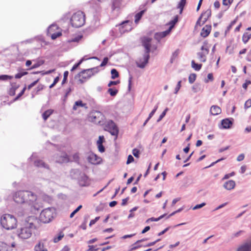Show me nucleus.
I'll use <instances>...</instances> for the list:
<instances>
[{
	"label": "nucleus",
	"instance_id": "f257e3e1",
	"mask_svg": "<svg viewBox=\"0 0 251 251\" xmlns=\"http://www.w3.org/2000/svg\"><path fill=\"white\" fill-rule=\"evenodd\" d=\"M39 220L35 216L27 217L17 229V235L21 239H27L32 234L33 230L37 228Z\"/></svg>",
	"mask_w": 251,
	"mask_h": 251
},
{
	"label": "nucleus",
	"instance_id": "f03ea898",
	"mask_svg": "<svg viewBox=\"0 0 251 251\" xmlns=\"http://www.w3.org/2000/svg\"><path fill=\"white\" fill-rule=\"evenodd\" d=\"M0 224L5 229L11 230L17 227V221L14 216L9 214H5L1 217Z\"/></svg>",
	"mask_w": 251,
	"mask_h": 251
},
{
	"label": "nucleus",
	"instance_id": "7ed1b4c3",
	"mask_svg": "<svg viewBox=\"0 0 251 251\" xmlns=\"http://www.w3.org/2000/svg\"><path fill=\"white\" fill-rule=\"evenodd\" d=\"M151 39L149 37H145L142 41L143 46L145 48V51L144 54V62L141 63H137V67L140 68H144L148 63L150 59V52L151 51Z\"/></svg>",
	"mask_w": 251,
	"mask_h": 251
},
{
	"label": "nucleus",
	"instance_id": "20e7f679",
	"mask_svg": "<svg viewBox=\"0 0 251 251\" xmlns=\"http://www.w3.org/2000/svg\"><path fill=\"white\" fill-rule=\"evenodd\" d=\"M85 22V15L81 11H78L72 16L71 23L73 27L78 28L84 25Z\"/></svg>",
	"mask_w": 251,
	"mask_h": 251
},
{
	"label": "nucleus",
	"instance_id": "39448f33",
	"mask_svg": "<svg viewBox=\"0 0 251 251\" xmlns=\"http://www.w3.org/2000/svg\"><path fill=\"white\" fill-rule=\"evenodd\" d=\"M26 195L25 203L27 204L30 207L31 210H32V208L38 210L40 206L38 203L37 196L33 192L28 191Z\"/></svg>",
	"mask_w": 251,
	"mask_h": 251
},
{
	"label": "nucleus",
	"instance_id": "423d86ee",
	"mask_svg": "<svg viewBox=\"0 0 251 251\" xmlns=\"http://www.w3.org/2000/svg\"><path fill=\"white\" fill-rule=\"evenodd\" d=\"M53 208H47L43 210L40 213V220L44 223H48L51 221L54 213Z\"/></svg>",
	"mask_w": 251,
	"mask_h": 251
},
{
	"label": "nucleus",
	"instance_id": "0eeeda50",
	"mask_svg": "<svg viewBox=\"0 0 251 251\" xmlns=\"http://www.w3.org/2000/svg\"><path fill=\"white\" fill-rule=\"evenodd\" d=\"M27 191H19L15 192L13 195V199L17 203H25V198Z\"/></svg>",
	"mask_w": 251,
	"mask_h": 251
},
{
	"label": "nucleus",
	"instance_id": "6e6552de",
	"mask_svg": "<svg viewBox=\"0 0 251 251\" xmlns=\"http://www.w3.org/2000/svg\"><path fill=\"white\" fill-rule=\"evenodd\" d=\"M99 71V67H94L91 69L84 70L80 72L77 75L79 77L81 76L82 78L88 79Z\"/></svg>",
	"mask_w": 251,
	"mask_h": 251
},
{
	"label": "nucleus",
	"instance_id": "1a4fd4ad",
	"mask_svg": "<svg viewBox=\"0 0 251 251\" xmlns=\"http://www.w3.org/2000/svg\"><path fill=\"white\" fill-rule=\"evenodd\" d=\"M201 50V51L197 53L198 58L201 62H205L206 60V55L209 53V49L202 46Z\"/></svg>",
	"mask_w": 251,
	"mask_h": 251
},
{
	"label": "nucleus",
	"instance_id": "9d476101",
	"mask_svg": "<svg viewBox=\"0 0 251 251\" xmlns=\"http://www.w3.org/2000/svg\"><path fill=\"white\" fill-rule=\"evenodd\" d=\"M78 183L81 186H87L90 184V180L85 174H79Z\"/></svg>",
	"mask_w": 251,
	"mask_h": 251
},
{
	"label": "nucleus",
	"instance_id": "9b49d317",
	"mask_svg": "<svg viewBox=\"0 0 251 251\" xmlns=\"http://www.w3.org/2000/svg\"><path fill=\"white\" fill-rule=\"evenodd\" d=\"M106 127L108 128V130L111 135L117 136L119 130L116 125L112 121L108 122Z\"/></svg>",
	"mask_w": 251,
	"mask_h": 251
},
{
	"label": "nucleus",
	"instance_id": "f8f14e48",
	"mask_svg": "<svg viewBox=\"0 0 251 251\" xmlns=\"http://www.w3.org/2000/svg\"><path fill=\"white\" fill-rule=\"evenodd\" d=\"M57 28V25L55 24H52L50 26L48 29V34H50L51 38L52 40H55L57 37H58L61 35V33L60 32L51 34V32L52 31H54Z\"/></svg>",
	"mask_w": 251,
	"mask_h": 251
},
{
	"label": "nucleus",
	"instance_id": "ddd939ff",
	"mask_svg": "<svg viewBox=\"0 0 251 251\" xmlns=\"http://www.w3.org/2000/svg\"><path fill=\"white\" fill-rule=\"evenodd\" d=\"M16 244L13 242L11 245H8L2 242H0V251H12V248H15Z\"/></svg>",
	"mask_w": 251,
	"mask_h": 251
},
{
	"label": "nucleus",
	"instance_id": "4468645a",
	"mask_svg": "<svg viewBox=\"0 0 251 251\" xmlns=\"http://www.w3.org/2000/svg\"><path fill=\"white\" fill-rule=\"evenodd\" d=\"M233 119L232 118H226L221 121V126L222 128H230L233 124Z\"/></svg>",
	"mask_w": 251,
	"mask_h": 251
},
{
	"label": "nucleus",
	"instance_id": "2eb2a0df",
	"mask_svg": "<svg viewBox=\"0 0 251 251\" xmlns=\"http://www.w3.org/2000/svg\"><path fill=\"white\" fill-rule=\"evenodd\" d=\"M55 160L56 162L59 163H67L69 160L68 156L66 153H61L60 155H57Z\"/></svg>",
	"mask_w": 251,
	"mask_h": 251
},
{
	"label": "nucleus",
	"instance_id": "dca6fc26",
	"mask_svg": "<svg viewBox=\"0 0 251 251\" xmlns=\"http://www.w3.org/2000/svg\"><path fill=\"white\" fill-rule=\"evenodd\" d=\"M172 30V27L171 28H169L168 29H167L166 31L156 33L154 35V39L158 41V42H159V41L163 38L166 37Z\"/></svg>",
	"mask_w": 251,
	"mask_h": 251
},
{
	"label": "nucleus",
	"instance_id": "f3484780",
	"mask_svg": "<svg viewBox=\"0 0 251 251\" xmlns=\"http://www.w3.org/2000/svg\"><path fill=\"white\" fill-rule=\"evenodd\" d=\"M88 160L89 162L93 164H97L100 162L101 158L98 157L97 155L94 153H91L88 157Z\"/></svg>",
	"mask_w": 251,
	"mask_h": 251
},
{
	"label": "nucleus",
	"instance_id": "a211bd4d",
	"mask_svg": "<svg viewBox=\"0 0 251 251\" xmlns=\"http://www.w3.org/2000/svg\"><path fill=\"white\" fill-rule=\"evenodd\" d=\"M211 30V25H206L204 26L201 32V35L203 37H206L210 33Z\"/></svg>",
	"mask_w": 251,
	"mask_h": 251
},
{
	"label": "nucleus",
	"instance_id": "6ab92c4d",
	"mask_svg": "<svg viewBox=\"0 0 251 251\" xmlns=\"http://www.w3.org/2000/svg\"><path fill=\"white\" fill-rule=\"evenodd\" d=\"M235 186V183L233 180H228L225 182L223 187L227 190L233 189Z\"/></svg>",
	"mask_w": 251,
	"mask_h": 251
},
{
	"label": "nucleus",
	"instance_id": "aec40b11",
	"mask_svg": "<svg viewBox=\"0 0 251 251\" xmlns=\"http://www.w3.org/2000/svg\"><path fill=\"white\" fill-rule=\"evenodd\" d=\"M211 11L210 9H207L206 11H205L204 12L202 13L201 14V18H203L202 25H203L207 21V20L211 16Z\"/></svg>",
	"mask_w": 251,
	"mask_h": 251
},
{
	"label": "nucleus",
	"instance_id": "412c9836",
	"mask_svg": "<svg viewBox=\"0 0 251 251\" xmlns=\"http://www.w3.org/2000/svg\"><path fill=\"white\" fill-rule=\"evenodd\" d=\"M34 164L35 166L37 167L44 168L47 169L48 170H49V167L48 165L46 164L42 160H34Z\"/></svg>",
	"mask_w": 251,
	"mask_h": 251
},
{
	"label": "nucleus",
	"instance_id": "4be33fe9",
	"mask_svg": "<svg viewBox=\"0 0 251 251\" xmlns=\"http://www.w3.org/2000/svg\"><path fill=\"white\" fill-rule=\"evenodd\" d=\"M210 112L213 115H217L221 113L222 110L221 108L217 105H212L211 107Z\"/></svg>",
	"mask_w": 251,
	"mask_h": 251
},
{
	"label": "nucleus",
	"instance_id": "5701e85b",
	"mask_svg": "<svg viewBox=\"0 0 251 251\" xmlns=\"http://www.w3.org/2000/svg\"><path fill=\"white\" fill-rule=\"evenodd\" d=\"M34 251H48L47 249L44 248L43 241H40L34 247Z\"/></svg>",
	"mask_w": 251,
	"mask_h": 251
},
{
	"label": "nucleus",
	"instance_id": "b1692460",
	"mask_svg": "<svg viewBox=\"0 0 251 251\" xmlns=\"http://www.w3.org/2000/svg\"><path fill=\"white\" fill-rule=\"evenodd\" d=\"M122 0H113L112 2V9L113 10H118L121 5Z\"/></svg>",
	"mask_w": 251,
	"mask_h": 251
},
{
	"label": "nucleus",
	"instance_id": "393cba45",
	"mask_svg": "<svg viewBox=\"0 0 251 251\" xmlns=\"http://www.w3.org/2000/svg\"><path fill=\"white\" fill-rule=\"evenodd\" d=\"M130 23L131 22L129 21L126 20L120 24V26H121L122 28L125 27L126 30H128L130 29Z\"/></svg>",
	"mask_w": 251,
	"mask_h": 251
},
{
	"label": "nucleus",
	"instance_id": "a878e982",
	"mask_svg": "<svg viewBox=\"0 0 251 251\" xmlns=\"http://www.w3.org/2000/svg\"><path fill=\"white\" fill-rule=\"evenodd\" d=\"M19 87L16 83L11 84V88L9 90V94L10 96H14L15 94L16 90Z\"/></svg>",
	"mask_w": 251,
	"mask_h": 251
},
{
	"label": "nucleus",
	"instance_id": "bb28decb",
	"mask_svg": "<svg viewBox=\"0 0 251 251\" xmlns=\"http://www.w3.org/2000/svg\"><path fill=\"white\" fill-rule=\"evenodd\" d=\"M53 110L51 109H48L45 111L43 114L42 117L43 119L46 121L50 117V116L52 113Z\"/></svg>",
	"mask_w": 251,
	"mask_h": 251
},
{
	"label": "nucleus",
	"instance_id": "cd10ccee",
	"mask_svg": "<svg viewBox=\"0 0 251 251\" xmlns=\"http://www.w3.org/2000/svg\"><path fill=\"white\" fill-rule=\"evenodd\" d=\"M251 37V34L249 32L245 33L242 37L243 42L246 44Z\"/></svg>",
	"mask_w": 251,
	"mask_h": 251
},
{
	"label": "nucleus",
	"instance_id": "c85d7f7f",
	"mask_svg": "<svg viewBox=\"0 0 251 251\" xmlns=\"http://www.w3.org/2000/svg\"><path fill=\"white\" fill-rule=\"evenodd\" d=\"M251 250V244H245L239 248L237 251H250Z\"/></svg>",
	"mask_w": 251,
	"mask_h": 251
},
{
	"label": "nucleus",
	"instance_id": "c756f323",
	"mask_svg": "<svg viewBox=\"0 0 251 251\" xmlns=\"http://www.w3.org/2000/svg\"><path fill=\"white\" fill-rule=\"evenodd\" d=\"M144 240H145L144 239L138 240L136 242H135L134 244H133V245H132L131 246V248L130 249V251H131L135 250L140 248V247H141V245H138V244L142 242V241H143Z\"/></svg>",
	"mask_w": 251,
	"mask_h": 251
},
{
	"label": "nucleus",
	"instance_id": "7c9ffc66",
	"mask_svg": "<svg viewBox=\"0 0 251 251\" xmlns=\"http://www.w3.org/2000/svg\"><path fill=\"white\" fill-rule=\"evenodd\" d=\"M144 13V11L142 10L137 13L135 15V23L137 24L140 20L141 19L143 14Z\"/></svg>",
	"mask_w": 251,
	"mask_h": 251
},
{
	"label": "nucleus",
	"instance_id": "2f4dec72",
	"mask_svg": "<svg viewBox=\"0 0 251 251\" xmlns=\"http://www.w3.org/2000/svg\"><path fill=\"white\" fill-rule=\"evenodd\" d=\"M191 64L192 67L197 71H199L202 67V64L196 63L194 60L192 61Z\"/></svg>",
	"mask_w": 251,
	"mask_h": 251
},
{
	"label": "nucleus",
	"instance_id": "473e14b6",
	"mask_svg": "<svg viewBox=\"0 0 251 251\" xmlns=\"http://www.w3.org/2000/svg\"><path fill=\"white\" fill-rule=\"evenodd\" d=\"M97 116L98 117V118L99 119L100 116L102 117V114L101 112H100L99 111H96L94 113V115H92V118L94 119H96ZM101 119H102V117H101L100 119L98 120H96V121H95V122H98V123H100Z\"/></svg>",
	"mask_w": 251,
	"mask_h": 251
},
{
	"label": "nucleus",
	"instance_id": "72a5a7b5",
	"mask_svg": "<svg viewBox=\"0 0 251 251\" xmlns=\"http://www.w3.org/2000/svg\"><path fill=\"white\" fill-rule=\"evenodd\" d=\"M186 0H181L178 3L177 8L180 9V13L181 14L183 11V8L186 4Z\"/></svg>",
	"mask_w": 251,
	"mask_h": 251
},
{
	"label": "nucleus",
	"instance_id": "f704fd0d",
	"mask_svg": "<svg viewBox=\"0 0 251 251\" xmlns=\"http://www.w3.org/2000/svg\"><path fill=\"white\" fill-rule=\"evenodd\" d=\"M111 78L114 79L119 76V73L115 69L111 70Z\"/></svg>",
	"mask_w": 251,
	"mask_h": 251
},
{
	"label": "nucleus",
	"instance_id": "c9c22d12",
	"mask_svg": "<svg viewBox=\"0 0 251 251\" xmlns=\"http://www.w3.org/2000/svg\"><path fill=\"white\" fill-rule=\"evenodd\" d=\"M44 63V61L43 60H39L38 61H37V62L35 63L31 67L30 69H35V68H37L39 67H40V66H41L42 65H43V64Z\"/></svg>",
	"mask_w": 251,
	"mask_h": 251
},
{
	"label": "nucleus",
	"instance_id": "e433bc0d",
	"mask_svg": "<svg viewBox=\"0 0 251 251\" xmlns=\"http://www.w3.org/2000/svg\"><path fill=\"white\" fill-rule=\"evenodd\" d=\"M107 92L111 96L115 97L117 94L118 90L116 89L109 88Z\"/></svg>",
	"mask_w": 251,
	"mask_h": 251
},
{
	"label": "nucleus",
	"instance_id": "4c0bfd02",
	"mask_svg": "<svg viewBox=\"0 0 251 251\" xmlns=\"http://www.w3.org/2000/svg\"><path fill=\"white\" fill-rule=\"evenodd\" d=\"M85 104L83 103L81 100H77L75 102V104L73 106V109L76 110L77 106L83 107Z\"/></svg>",
	"mask_w": 251,
	"mask_h": 251
},
{
	"label": "nucleus",
	"instance_id": "58836bf2",
	"mask_svg": "<svg viewBox=\"0 0 251 251\" xmlns=\"http://www.w3.org/2000/svg\"><path fill=\"white\" fill-rule=\"evenodd\" d=\"M196 78V75L195 74H191L189 76V82L190 83L192 84L194 82Z\"/></svg>",
	"mask_w": 251,
	"mask_h": 251
},
{
	"label": "nucleus",
	"instance_id": "ea45409f",
	"mask_svg": "<svg viewBox=\"0 0 251 251\" xmlns=\"http://www.w3.org/2000/svg\"><path fill=\"white\" fill-rule=\"evenodd\" d=\"M192 90L194 93L198 92L200 91V85L199 84H195L192 87Z\"/></svg>",
	"mask_w": 251,
	"mask_h": 251
},
{
	"label": "nucleus",
	"instance_id": "a19ab883",
	"mask_svg": "<svg viewBox=\"0 0 251 251\" xmlns=\"http://www.w3.org/2000/svg\"><path fill=\"white\" fill-rule=\"evenodd\" d=\"M27 74H28V73L27 72H26V71H23V72H20V73L17 74L15 75V77L16 78L19 79V78H21L23 76L27 75Z\"/></svg>",
	"mask_w": 251,
	"mask_h": 251
},
{
	"label": "nucleus",
	"instance_id": "79ce46f5",
	"mask_svg": "<svg viewBox=\"0 0 251 251\" xmlns=\"http://www.w3.org/2000/svg\"><path fill=\"white\" fill-rule=\"evenodd\" d=\"M13 77L10 75H0V80H6L8 79H11Z\"/></svg>",
	"mask_w": 251,
	"mask_h": 251
},
{
	"label": "nucleus",
	"instance_id": "37998d69",
	"mask_svg": "<svg viewBox=\"0 0 251 251\" xmlns=\"http://www.w3.org/2000/svg\"><path fill=\"white\" fill-rule=\"evenodd\" d=\"M178 21V17L177 16H176V17L174 18V19L172 21H171L170 23V24L171 25L169 28H171L172 27V29L173 28L175 24Z\"/></svg>",
	"mask_w": 251,
	"mask_h": 251
},
{
	"label": "nucleus",
	"instance_id": "c03bdc74",
	"mask_svg": "<svg viewBox=\"0 0 251 251\" xmlns=\"http://www.w3.org/2000/svg\"><path fill=\"white\" fill-rule=\"evenodd\" d=\"M206 205V203L205 202H202L199 204L196 205L194 207L192 208V209L195 210H197L198 209H200L202 208V207Z\"/></svg>",
	"mask_w": 251,
	"mask_h": 251
},
{
	"label": "nucleus",
	"instance_id": "a18cd8bd",
	"mask_svg": "<svg viewBox=\"0 0 251 251\" xmlns=\"http://www.w3.org/2000/svg\"><path fill=\"white\" fill-rule=\"evenodd\" d=\"M68 75H69L68 71H65L64 73V75H64V77H63V79L62 81V84H64V83H65L66 82Z\"/></svg>",
	"mask_w": 251,
	"mask_h": 251
},
{
	"label": "nucleus",
	"instance_id": "49530a36",
	"mask_svg": "<svg viewBox=\"0 0 251 251\" xmlns=\"http://www.w3.org/2000/svg\"><path fill=\"white\" fill-rule=\"evenodd\" d=\"M108 60H109V59H108V58L107 57H105L103 58L101 63L100 65V67H102L105 66L107 64Z\"/></svg>",
	"mask_w": 251,
	"mask_h": 251
},
{
	"label": "nucleus",
	"instance_id": "de8ad7c7",
	"mask_svg": "<svg viewBox=\"0 0 251 251\" xmlns=\"http://www.w3.org/2000/svg\"><path fill=\"white\" fill-rule=\"evenodd\" d=\"M251 107V99L248 100L245 103L244 108L245 109H248Z\"/></svg>",
	"mask_w": 251,
	"mask_h": 251
},
{
	"label": "nucleus",
	"instance_id": "09e8293b",
	"mask_svg": "<svg viewBox=\"0 0 251 251\" xmlns=\"http://www.w3.org/2000/svg\"><path fill=\"white\" fill-rule=\"evenodd\" d=\"M99 151L100 152H103L105 151V148L103 146L102 144H97Z\"/></svg>",
	"mask_w": 251,
	"mask_h": 251
},
{
	"label": "nucleus",
	"instance_id": "8fccbe9b",
	"mask_svg": "<svg viewBox=\"0 0 251 251\" xmlns=\"http://www.w3.org/2000/svg\"><path fill=\"white\" fill-rule=\"evenodd\" d=\"M181 80L177 82V84L175 88V92H174L175 94H177L178 91L179 90V89L181 87Z\"/></svg>",
	"mask_w": 251,
	"mask_h": 251
},
{
	"label": "nucleus",
	"instance_id": "3c124183",
	"mask_svg": "<svg viewBox=\"0 0 251 251\" xmlns=\"http://www.w3.org/2000/svg\"><path fill=\"white\" fill-rule=\"evenodd\" d=\"M168 108H166L164 111L161 113V114L160 115L158 119L157 120V122H159L160 121H161L162 120V119L165 116L166 114V112L167 111H168Z\"/></svg>",
	"mask_w": 251,
	"mask_h": 251
},
{
	"label": "nucleus",
	"instance_id": "603ef678",
	"mask_svg": "<svg viewBox=\"0 0 251 251\" xmlns=\"http://www.w3.org/2000/svg\"><path fill=\"white\" fill-rule=\"evenodd\" d=\"M26 89V87H25L22 91L17 95V96L15 98V100H18L25 93V90Z\"/></svg>",
	"mask_w": 251,
	"mask_h": 251
},
{
	"label": "nucleus",
	"instance_id": "864d4df0",
	"mask_svg": "<svg viewBox=\"0 0 251 251\" xmlns=\"http://www.w3.org/2000/svg\"><path fill=\"white\" fill-rule=\"evenodd\" d=\"M166 214H164L161 216H160V217H159L158 218H151V222H157L159 220H161V219H162L163 218H164L165 216H166Z\"/></svg>",
	"mask_w": 251,
	"mask_h": 251
},
{
	"label": "nucleus",
	"instance_id": "5fc2aeb1",
	"mask_svg": "<svg viewBox=\"0 0 251 251\" xmlns=\"http://www.w3.org/2000/svg\"><path fill=\"white\" fill-rule=\"evenodd\" d=\"M105 141L104 137L103 136H100L99 139L97 142V144H102Z\"/></svg>",
	"mask_w": 251,
	"mask_h": 251
},
{
	"label": "nucleus",
	"instance_id": "6e6d98bb",
	"mask_svg": "<svg viewBox=\"0 0 251 251\" xmlns=\"http://www.w3.org/2000/svg\"><path fill=\"white\" fill-rule=\"evenodd\" d=\"M208 80H210V81H213V76L212 73H209L207 75V79H205L204 81L206 83L208 82Z\"/></svg>",
	"mask_w": 251,
	"mask_h": 251
},
{
	"label": "nucleus",
	"instance_id": "4d7b16f0",
	"mask_svg": "<svg viewBox=\"0 0 251 251\" xmlns=\"http://www.w3.org/2000/svg\"><path fill=\"white\" fill-rule=\"evenodd\" d=\"M158 108V106L156 105L154 109L152 110V111L150 113L149 116L148 117L149 118L151 119L153 115L154 114L155 111H156L157 109Z\"/></svg>",
	"mask_w": 251,
	"mask_h": 251
},
{
	"label": "nucleus",
	"instance_id": "13d9d810",
	"mask_svg": "<svg viewBox=\"0 0 251 251\" xmlns=\"http://www.w3.org/2000/svg\"><path fill=\"white\" fill-rule=\"evenodd\" d=\"M132 154L135 157H138L139 154V151L136 149H134L132 150Z\"/></svg>",
	"mask_w": 251,
	"mask_h": 251
},
{
	"label": "nucleus",
	"instance_id": "bf43d9fd",
	"mask_svg": "<svg viewBox=\"0 0 251 251\" xmlns=\"http://www.w3.org/2000/svg\"><path fill=\"white\" fill-rule=\"evenodd\" d=\"M134 161V158L131 155H129L126 161V164H128Z\"/></svg>",
	"mask_w": 251,
	"mask_h": 251
},
{
	"label": "nucleus",
	"instance_id": "052dcab7",
	"mask_svg": "<svg viewBox=\"0 0 251 251\" xmlns=\"http://www.w3.org/2000/svg\"><path fill=\"white\" fill-rule=\"evenodd\" d=\"M63 237V235L60 234L58 236L54 237L53 239V242L54 243H57L59 241H60Z\"/></svg>",
	"mask_w": 251,
	"mask_h": 251
},
{
	"label": "nucleus",
	"instance_id": "680f3d73",
	"mask_svg": "<svg viewBox=\"0 0 251 251\" xmlns=\"http://www.w3.org/2000/svg\"><path fill=\"white\" fill-rule=\"evenodd\" d=\"M38 81H39V79H37V80L34 81V82H33L32 83H31L30 84H29L28 86L27 89L28 90H30V89H31V88H32L33 86H34L37 83Z\"/></svg>",
	"mask_w": 251,
	"mask_h": 251
},
{
	"label": "nucleus",
	"instance_id": "e2e57ef3",
	"mask_svg": "<svg viewBox=\"0 0 251 251\" xmlns=\"http://www.w3.org/2000/svg\"><path fill=\"white\" fill-rule=\"evenodd\" d=\"M120 83L119 81H110L108 84V87H111L113 85H117Z\"/></svg>",
	"mask_w": 251,
	"mask_h": 251
},
{
	"label": "nucleus",
	"instance_id": "0e129e2a",
	"mask_svg": "<svg viewBox=\"0 0 251 251\" xmlns=\"http://www.w3.org/2000/svg\"><path fill=\"white\" fill-rule=\"evenodd\" d=\"M250 84H251V81L246 80L245 83H244L243 84L242 87L245 89H246L247 88L248 85H249Z\"/></svg>",
	"mask_w": 251,
	"mask_h": 251
},
{
	"label": "nucleus",
	"instance_id": "69168bd1",
	"mask_svg": "<svg viewBox=\"0 0 251 251\" xmlns=\"http://www.w3.org/2000/svg\"><path fill=\"white\" fill-rule=\"evenodd\" d=\"M99 219L100 217H97L95 218V219L92 220L90 222L89 226H91L95 224L99 220Z\"/></svg>",
	"mask_w": 251,
	"mask_h": 251
},
{
	"label": "nucleus",
	"instance_id": "338daca9",
	"mask_svg": "<svg viewBox=\"0 0 251 251\" xmlns=\"http://www.w3.org/2000/svg\"><path fill=\"white\" fill-rule=\"evenodd\" d=\"M232 1L233 0H223V4L224 5H228L231 4Z\"/></svg>",
	"mask_w": 251,
	"mask_h": 251
},
{
	"label": "nucleus",
	"instance_id": "774afa93",
	"mask_svg": "<svg viewBox=\"0 0 251 251\" xmlns=\"http://www.w3.org/2000/svg\"><path fill=\"white\" fill-rule=\"evenodd\" d=\"M245 157V155L243 153H241L240 155H239L237 158V160L238 161H242Z\"/></svg>",
	"mask_w": 251,
	"mask_h": 251
}]
</instances>
